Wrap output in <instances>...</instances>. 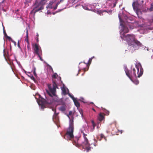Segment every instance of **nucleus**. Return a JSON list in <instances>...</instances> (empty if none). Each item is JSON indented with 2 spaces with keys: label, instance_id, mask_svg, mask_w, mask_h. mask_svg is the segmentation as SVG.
Segmentation results:
<instances>
[{
  "label": "nucleus",
  "instance_id": "nucleus-1",
  "mask_svg": "<svg viewBox=\"0 0 153 153\" xmlns=\"http://www.w3.org/2000/svg\"><path fill=\"white\" fill-rule=\"evenodd\" d=\"M122 39L126 40L129 46V49L131 52L137 49L138 47L140 46L141 43L135 38V35L133 34H124L120 36Z\"/></svg>",
  "mask_w": 153,
  "mask_h": 153
},
{
  "label": "nucleus",
  "instance_id": "nucleus-2",
  "mask_svg": "<svg viewBox=\"0 0 153 153\" xmlns=\"http://www.w3.org/2000/svg\"><path fill=\"white\" fill-rule=\"evenodd\" d=\"M143 69L140 63L135 65V68L131 67V70H128L127 67L125 68L126 75L132 81L133 78L140 77L143 74Z\"/></svg>",
  "mask_w": 153,
  "mask_h": 153
},
{
  "label": "nucleus",
  "instance_id": "nucleus-3",
  "mask_svg": "<svg viewBox=\"0 0 153 153\" xmlns=\"http://www.w3.org/2000/svg\"><path fill=\"white\" fill-rule=\"evenodd\" d=\"M82 133L84 138V141L82 143L80 142V140L79 138L77 139V140H74L73 142V143L76 146L79 147L81 146H82L83 147H85V149L86 150L87 152H88L91 150V147H90V144L89 143V141L86 136L87 134H85L83 132H81Z\"/></svg>",
  "mask_w": 153,
  "mask_h": 153
},
{
  "label": "nucleus",
  "instance_id": "nucleus-4",
  "mask_svg": "<svg viewBox=\"0 0 153 153\" xmlns=\"http://www.w3.org/2000/svg\"><path fill=\"white\" fill-rule=\"evenodd\" d=\"M58 76L57 74L56 73L52 75V80H53V84L52 85L50 84H48V86L49 91H47V92L48 94L50 96H52L51 94L55 96V93L56 92V88H57V84L56 81V80L54 79V78L56 79L57 78Z\"/></svg>",
  "mask_w": 153,
  "mask_h": 153
},
{
  "label": "nucleus",
  "instance_id": "nucleus-5",
  "mask_svg": "<svg viewBox=\"0 0 153 153\" xmlns=\"http://www.w3.org/2000/svg\"><path fill=\"white\" fill-rule=\"evenodd\" d=\"M46 0H41L39 2H38L36 0L33 5L34 7L30 12V14L33 13L34 16L36 12L44 9V5L47 2Z\"/></svg>",
  "mask_w": 153,
  "mask_h": 153
},
{
  "label": "nucleus",
  "instance_id": "nucleus-6",
  "mask_svg": "<svg viewBox=\"0 0 153 153\" xmlns=\"http://www.w3.org/2000/svg\"><path fill=\"white\" fill-rule=\"evenodd\" d=\"M74 131V125L73 120H72L69 123V126L67 129L66 134L64 136V138L65 139L66 137L67 136L69 137V139L73 138L74 136L73 135V132Z\"/></svg>",
  "mask_w": 153,
  "mask_h": 153
},
{
  "label": "nucleus",
  "instance_id": "nucleus-7",
  "mask_svg": "<svg viewBox=\"0 0 153 153\" xmlns=\"http://www.w3.org/2000/svg\"><path fill=\"white\" fill-rule=\"evenodd\" d=\"M121 28L120 32L121 36H122L123 34L125 35V33H127L129 32L128 29L122 24H121Z\"/></svg>",
  "mask_w": 153,
  "mask_h": 153
},
{
  "label": "nucleus",
  "instance_id": "nucleus-8",
  "mask_svg": "<svg viewBox=\"0 0 153 153\" xmlns=\"http://www.w3.org/2000/svg\"><path fill=\"white\" fill-rule=\"evenodd\" d=\"M33 48L34 51V53L38 55L40 52H42V50L41 49H39V46L38 44H35L33 46Z\"/></svg>",
  "mask_w": 153,
  "mask_h": 153
},
{
  "label": "nucleus",
  "instance_id": "nucleus-9",
  "mask_svg": "<svg viewBox=\"0 0 153 153\" xmlns=\"http://www.w3.org/2000/svg\"><path fill=\"white\" fill-rule=\"evenodd\" d=\"M71 97L72 98L76 106L77 107H79L80 105V104L77 100L73 96H71Z\"/></svg>",
  "mask_w": 153,
  "mask_h": 153
},
{
  "label": "nucleus",
  "instance_id": "nucleus-10",
  "mask_svg": "<svg viewBox=\"0 0 153 153\" xmlns=\"http://www.w3.org/2000/svg\"><path fill=\"white\" fill-rule=\"evenodd\" d=\"M104 114L102 113H100L99 114V116L98 117V119L100 121H101L104 118Z\"/></svg>",
  "mask_w": 153,
  "mask_h": 153
},
{
  "label": "nucleus",
  "instance_id": "nucleus-11",
  "mask_svg": "<svg viewBox=\"0 0 153 153\" xmlns=\"http://www.w3.org/2000/svg\"><path fill=\"white\" fill-rule=\"evenodd\" d=\"M132 6L134 10H136L137 8L138 3L137 1H134L132 3Z\"/></svg>",
  "mask_w": 153,
  "mask_h": 153
},
{
  "label": "nucleus",
  "instance_id": "nucleus-12",
  "mask_svg": "<svg viewBox=\"0 0 153 153\" xmlns=\"http://www.w3.org/2000/svg\"><path fill=\"white\" fill-rule=\"evenodd\" d=\"M59 110L62 111H65L66 110V105H62L59 108Z\"/></svg>",
  "mask_w": 153,
  "mask_h": 153
},
{
  "label": "nucleus",
  "instance_id": "nucleus-13",
  "mask_svg": "<svg viewBox=\"0 0 153 153\" xmlns=\"http://www.w3.org/2000/svg\"><path fill=\"white\" fill-rule=\"evenodd\" d=\"M44 101L45 100L44 99H43V100H39V101L38 102V104L39 105H41L42 106L45 103Z\"/></svg>",
  "mask_w": 153,
  "mask_h": 153
},
{
  "label": "nucleus",
  "instance_id": "nucleus-14",
  "mask_svg": "<svg viewBox=\"0 0 153 153\" xmlns=\"http://www.w3.org/2000/svg\"><path fill=\"white\" fill-rule=\"evenodd\" d=\"M62 94H64V95H65L67 94L66 90V88H65L63 87L62 88Z\"/></svg>",
  "mask_w": 153,
  "mask_h": 153
},
{
  "label": "nucleus",
  "instance_id": "nucleus-15",
  "mask_svg": "<svg viewBox=\"0 0 153 153\" xmlns=\"http://www.w3.org/2000/svg\"><path fill=\"white\" fill-rule=\"evenodd\" d=\"M52 118L54 121H55L54 120H58V117L57 115H53Z\"/></svg>",
  "mask_w": 153,
  "mask_h": 153
},
{
  "label": "nucleus",
  "instance_id": "nucleus-16",
  "mask_svg": "<svg viewBox=\"0 0 153 153\" xmlns=\"http://www.w3.org/2000/svg\"><path fill=\"white\" fill-rule=\"evenodd\" d=\"M100 136L101 139L103 138L105 141H106L107 140L106 137H105L104 135L103 134H101L100 135Z\"/></svg>",
  "mask_w": 153,
  "mask_h": 153
},
{
  "label": "nucleus",
  "instance_id": "nucleus-17",
  "mask_svg": "<svg viewBox=\"0 0 153 153\" xmlns=\"http://www.w3.org/2000/svg\"><path fill=\"white\" fill-rule=\"evenodd\" d=\"M149 10L151 11H153V2L151 4V7L149 9Z\"/></svg>",
  "mask_w": 153,
  "mask_h": 153
},
{
  "label": "nucleus",
  "instance_id": "nucleus-18",
  "mask_svg": "<svg viewBox=\"0 0 153 153\" xmlns=\"http://www.w3.org/2000/svg\"><path fill=\"white\" fill-rule=\"evenodd\" d=\"M25 41L29 44L28 36H26V38L25 39Z\"/></svg>",
  "mask_w": 153,
  "mask_h": 153
},
{
  "label": "nucleus",
  "instance_id": "nucleus-19",
  "mask_svg": "<svg viewBox=\"0 0 153 153\" xmlns=\"http://www.w3.org/2000/svg\"><path fill=\"white\" fill-rule=\"evenodd\" d=\"M6 36L7 38L8 39H9L10 40H11L12 42H14V41L10 37L8 36L7 35H6Z\"/></svg>",
  "mask_w": 153,
  "mask_h": 153
},
{
  "label": "nucleus",
  "instance_id": "nucleus-20",
  "mask_svg": "<svg viewBox=\"0 0 153 153\" xmlns=\"http://www.w3.org/2000/svg\"><path fill=\"white\" fill-rule=\"evenodd\" d=\"M91 122L92 123V126L93 127V129H94L95 127L96 126V124H95V123L94 122V121H93V120L91 121Z\"/></svg>",
  "mask_w": 153,
  "mask_h": 153
},
{
  "label": "nucleus",
  "instance_id": "nucleus-21",
  "mask_svg": "<svg viewBox=\"0 0 153 153\" xmlns=\"http://www.w3.org/2000/svg\"><path fill=\"white\" fill-rule=\"evenodd\" d=\"M32 0H25V4L26 5V4H27L28 3L30 2Z\"/></svg>",
  "mask_w": 153,
  "mask_h": 153
},
{
  "label": "nucleus",
  "instance_id": "nucleus-22",
  "mask_svg": "<svg viewBox=\"0 0 153 153\" xmlns=\"http://www.w3.org/2000/svg\"><path fill=\"white\" fill-rule=\"evenodd\" d=\"M104 12H106V10H100V15H103V14H102Z\"/></svg>",
  "mask_w": 153,
  "mask_h": 153
},
{
  "label": "nucleus",
  "instance_id": "nucleus-23",
  "mask_svg": "<svg viewBox=\"0 0 153 153\" xmlns=\"http://www.w3.org/2000/svg\"><path fill=\"white\" fill-rule=\"evenodd\" d=\"M117 2V0H115V2L113 4V7H114L116 6Z\"/></svg>",
  "mask_w": 153,
  "mask_h": 153
},
{
  "label": "nucleus",
  "instance_id": "nucleus-24",
  "mask_svg": "<svg viewBox=\"0 0 153 153\" xmlns=\"http://www.w3.org/2000/svg\"><path fill=\"white\" fill-rule=\"evenodd\" d=\"M59 3L60 2H58L56 4V5L54 7L53 9L54 10H55L57 9V7L58 5V4H59Z\"/></svg>",
  "mask_w": 153,
  "mask_h": 153
},
{
  "label": "nucleus",
  "instance_id": "nucleus-25",
  "mask_svg": "<svg viewBox=\"0 0 153 153\" xmlns=\"http://www.w3.org/2000/svg\"><path fill=\"white\" fill-rule=\"evenodd\" d=\"M134 82L136 85H137L139 83V81L138 80H137Z\"/></svg>",
  "mask_w": 153,
  "mask_h": 153
},
{
  "label": "nucleus",
  "instance_id": "nucleus-26",
  "mask_svg": "<svg viewBox=\"0 0 153 153\" xmlns=\"http://www.w3.org/2000/svg\"><path fill=\"white\" fill-rule=\"evenodd\" d=\"M94 141L95 142L94 143H93V144H94V145L95 146H97V140H96L95 139H94Z\"/></svg>",
  "mask_w": 153,
  "mask_h": 153
},
{
  "label": "nucleus",
  "instance_id": "nucleus-27",
  "mask_svg": "<svg viewBox=\"0 0 153 153\" xmlns=\"http://www.w3.org/2000/svg\"><path fill=\"white\" fill-rule=\"evenodd\" d=\"M91 61H92V59L91 58L90 59L88 60V64H90L91 63Z\"/></svg>",
  "mask_w": 153,
  "mask_h": 153
},
{
  "label": "nucleus",
  "instance_id": "nucleus-28",
  "mask_svg": "<svg viewBox=\"0 0 153 153\" xmlns=\"http://www.w3.org/2000/svg\"><path fill=\"white\" fill-rule=\"evenodd\" d=\"M52 110L54 111V115H57L58 116V113H56V110H55L54 109H52Z\"/></svg>",
  "mask_w": 153,
  "mask_h": 153
},
{
  "label": "nucleus",
  "instance_id": "nucleus-29",
  "mask_svg": "<svg viewBox=\"0 0 153 153\" xmlns=\"http://www.w3.org/2000/svg\"><path fill=\"white\" fill-rule=\"evenodd\" d=\"M38 56H39V58L40 59V60L42 61H43V59L42 58V57L40 56V54H39L38 55H37Z\"/></svg>",
  "mask_w": 153,
  "mask_h": 153
},
{
  "label": "nucleus",
  "instance_id": "nucleus-30",
  "mask_svg": "<svg viewBox=\"0 0 153 153\" xmlns=\"http://www.w3.org/2000/svg\"><path fill=\"white\" fill-rule=\"evenodd\" d=\"M33 71H36V68L35 67H33Z\"/></svg>",
  "mask_w": 153,
  "mask_h": 153
},
{
  "label": "nucleus",
  "instance_id": "nucleus-31",
  "mask_svg": "<svg viewBox=\"0 0 153 153\" xmlns=\"http://www.w3.org/2000/svg\"><path fill=\"white\" fill-rule=\"evenodd\" d=\"M26 36H28V31L27 29V30H26Z\"/></svg>",
  "mask_w": 153,
  "mask_h": 153
},
{
  "label": "nucleus",
  "instance_id": "nucleus-32",
  "mask_svg": "<svg viewBox=\"0 0 153 153\" xmlns=\"http://www.w3.org/2000/svg\"><path fill=\"white\" fill-rule=\"evenodd\" d=\"M33 74L35 76H37V74L36 73V71H33Z\"/></svg>",
  "mask_w": 153,
  "mask_h": 153
},
{
  "label": "nucleus",
  "instance_id": "nucleus-33",
  "mask_svg": "<svg viewBox=\"0 0 153 153\" xmlns=\"http://www.w3.org/2000/svg\"><path fill=\"white\" fill-rule=\"evenodd\" d=\"M4 34L5 36L7 35V34L5 32V30H4Z\"/></svg>",
  "mask_w": 153,
  "mask_h": 153
},
{
  "label": "nucleus",
  "instance_id": "nucleus-34",
  "mask_svg": "<svg viewBox=\"0 0 153 153\" xmlns=\"http://www.w3.org/2000/svg\"><path fill=\"white\" fill-rule=\"evenodd\" d=\"M31 78L32 79H33V80L35 79L34 78L33 76H32L31 77Z\"/></svg>",
  "mask_w": 153,
  "mask_h": 153
},
{
  "label": "nucleus",
  "instance_id": "nucleus-35",
  "mask_svg": "<svg viewBox=\"0 0 153 153\" xmlns=\"http://www.w3.org/2000/svg\"><path fill=\"white\" fill-rule=\"evenodd\" d=\"M18 46L19 47V48H20V45H19V42H18Z\"/></svg>",
  "mask_w": 153,
  "mask_h": 153
},
{
  "label": "nucleus",
  "instance_id": "nucleus-36",
  "mask_svg": "<svg viewBox=\"0 0 153 153\" xmlns=\"http://www.w3.org/2000/svg\"><path fill=\"white\" fill-rule=\"evenodd\" d=\"M109 111H107V112H106V114H107L108 115L109 114Z\"/></svg>",
  "mask_w": 153,
  "mask_h": 153
},
{
  "label": "nucleus",
  "instance_id": "nucleus-37",
  "mask_svg": "<svg viewBox=\"0 0 153 153\" xmlns=\"http://www.w3.org/2000/svg\"><path fill=\"white\" fill-rule=\"evenodd\" d=\"M84 9L87 10H88V8L87 7H85Z\"/></svg>",
  "mask_w": 153,
  "mask_h": 153
},
{
  "label": "nucleus",
  "instance_id": "nucleus-38",
  "mask_svg": "<svg viewBox=\"0 0 153 153\" xmlns=\"http://www.w3.org/2000/svg\"><path fill=\"white\" fill-rule=\"evenodd\" d=\"M38 36H39V35L38 34H37V35L36 36V37L37 38H38Z\"/></svg>",
  "mask_w": 153,
  "mask_h": 153
},
{
  "label": "nucleus",
  "instance_id": "nucleus-39",
  "mask_svg": "<svg viewBox=\"0 0 153 153\" xmlns=\"http://www.w3.org/2000/svg\"><path fill=\"white\" fill-rule=\"evenodd\" d=\"M36 40H37V42H38V41H39L38 38H37Z\"/></svg>",
  "mask_w": 153,
  "mask_h": 153
},
{
  "label": "nucleus",
  "instance_id": "nucleus-40",
  "mask_svg": "<svg viewBox=\"0 0 153 153\" xmlns=\"http://www.w3.org/2000/svg\"><path fill=\"white\" fill-rule=\"evenodd\" d=\"M92 110H93L94 111H95H95H96L95 110L94 108H92Z\"/></svg>",
  "mask_w": 153,
  "mask_h": 153
},
{
  "label": "nucleus",
  "instance_id": "nucleus-41",
  "mask_svg": "<svg viewBox=\"0 0 153 153\" xmlns=\"http://www.w3.org/2000/svg\"><path fill=\"white\" fill-rule=\"evenodd\" d=\"M13 43H14V44L16 45V42L14 41V42H13Z\"/></svg>",
  "mask_w": 153,
  "mask_h": 153
},
{
  "label": "nucleus",
  "instance_id": "nucleus-42",
  "mask_svg": "<svg viewBox=\"0 0 153 153\" xmlns=\"http://www.w3.org/2000/svg\"><path fill=\"white\" fill-rule=\"evenodd\" d=\"M76 0H73L74 2Z\"/></svg>",
  "mask_w": 153,
  "mask_h": 153
},
{
  "label": "nucleus",
  "instance_id": "nucleus-43",
  "mask_svg": "<svg viewBox=\"0 0 153 153\" xmlns=\"http://www.w3.org/2000/svg\"><path fill=\"white\" fill-rule=\"evenodd\" d=\"M77 5H76V6H75V7H77Z\"/></svg>",
  "mask_w": 153,
  "mask_h": 153
},
{
  "label": "nucleus",
  "instance_id": "nucleus-44",
  "mask_svg": "<svg viewBox=\"0 0 153 153\" xmlns=\"http://www.w3.org/2000/svg\"><path fill=\"white\" fill-rule=\"evenodd\" d=\"M62 1V0H60V2L61 1Z\"/></svg>",
  "mask_w": 153,
  "mask_h": 153
},
{
  "label": "nucleus",
  "instance_id": "nucleus-45",
  "mask_svg": "<svg viewBox=\"0 0 153 153\" xmlns=\"http://www.w3.org/2000/svg\"><path fill=\"white\" fill-rule=\"evenodd\" d=\"M28 73H29V74H30V72H28Z\"/></svg>",
  "mask_w": 153,
  "mask_h": 153
},
{
  "label": "nucleus",
  "instance_id": "nucleus-46",
  "mask_svg": "<svg viewBox=\"0 0 153 153\" xmlns=\"http://www.w3.org/2000/svg\"><path fill=\"white\" fill-rule=\"evenodd\" d=\"M79 6H80V7L81 6L80 5H79Z\"/></svg>",
  "mask_w": 153,
  "mask_h": 153
},
{
  "label": "nucleus",
  "instance_id": "nucleus-47",
  "mask_svg": "<svg viewBox=\"0 0 153 153\" xmlns=\"http://www.w3.org/2000/svg\"><path fill=\"white\" fill-rule=\"evenodd\" d=\"M84 70H85V68H84Z\"/></svg>",
  "mask_w": 153,
  "mask_h": 153
},
{
  "label": "nucleus",
  "instance_id": "nucleus-48",
  "mask_svg": "<svg viewBox=\"0 0 153 153\" xmlns=\"http://www.w3.org/2000/svg\"><path fill=\"white\" fill-rule=\"evenodd\" d=\"M118 1V0H117V1Z\"/></svg>",
  "mask_w": 153,
  "mask_h": 153
}]
</instances>
